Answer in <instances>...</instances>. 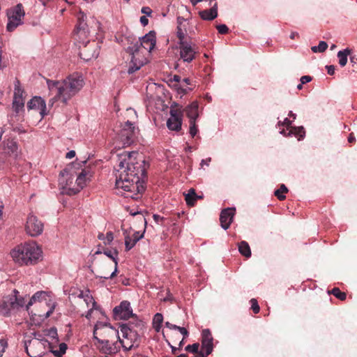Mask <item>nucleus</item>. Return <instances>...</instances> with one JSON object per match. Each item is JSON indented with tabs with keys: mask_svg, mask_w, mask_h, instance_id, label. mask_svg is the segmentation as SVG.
<instances>
[{
	"mask_svg": "<svg viewBox=\"0 0 357 357\" xmlns=\"http://www.w3.org/2000/svg\"><path fill=\"white\" fill-rule=\"evenodd\" d=\"M200 17L204 20H213L218 16V4L215 3L211 8L199 12Z\"/></svg>",
	"mask_w": 357,
	"mask_h": 357,
	"instance_id": "obj_23",
	"label": "nucleus"
},
{
	"mask_svg": "<svg viewBox=\"0 0 357 357\" xmlns=\"http://www.w3.org/2000/svg\"><path fill=\"white\" fill-rule=\"evenodd\" d=\"M24 349L30 357H41L45 354V342L37 340H31L26 335H24Z\"/></svg>",
	"mask_w": 357,
	"mask_h": 357,
	"instance_id": "obj_9",
	"label": "nucleus"
},
{
	"mask_svg": "<svg viewBox=\"0 0 357 357\" xmlns=\"http://www.w3.org/2000/svg\"><path fill=\"white\" fill-rule=\"evenodd\" d=\"M177 31L176 36L178 38V42H185V36L186 34V25H185V20L182 17H178L177 18Z\"/></svg>",
	"mask_w": 357,
	"mask_h": 357,
	"instance_id": "obj_24",
	"label": "nucleus"
},
{
	"mask_svg": "<svg viewBox=\"0 0 357 357\" xmlns=\"http://www.w3.org/2000/svg\"><path fill=\"white\" fill-rule=\"evenodd\" d=\"M326 68L327 69V73L330 75H333L335 74V66L331 65V66H326Z\"/></svg>",
	"mask_w": 357,
	"mask_h": 357,
	"instance_id": "obj_49",
	"label": "nucleus"
},
{
	"mask_svg": "<svg viewBox=\"0 0 357 357\" xmlns=\"http://www.w3.org/2000/svg\"><path fill=\"white\" fill-rule=\"evenodd\" d=\"M331 293L340 301H344L347 298L346 293L341 291L337 287H334Z\"/></svg>",
	"mask_w": 357,
	"mask_h": 357,
	"instance_id": "obj_37",
	"label": "nucleus"
},
{
	"mask_svg": "<svg viewBox=\"0 0 357 357\" xmlns=\"http://www.w3.org/2000/svg\"><path fill=\"white\" fill-rule=\"evenodd\" d=\"M283 126H286L287 127H290L291 125V121H290L289 119L286 118L284 119V121L282 122Z\"/></svg>",
	"mask_w": 357,
	"mask_h": 357,
	"instance_id": "obj_60",
	"label": "nucleus"
},
{
	"mask_svg": "<svg viewBox=\"0 0 357 357\" xmlns=\"http://www.w3.org/2000/svg\"><path fill=\"white\" fill-rule=\"evenodd\" d=\"M67 349V345L65 343H61L59 344V350H51L53 354L56 357H62V356L66 353Z\"/></svg>",
	"mask_w": 357,
	"mask_h": 357,
	"instance_id": "obj_38",
	"label": "nucleus"
},
{
	"mask_svg": "<svg viewBox=\"0 0 357 357\" xmlns=\"http://www.w3.org/2000/svg\"><path fill=\"white\" fill-rule=\"evenodd\" d=\"M155 43L156 33L154 31H151L142 38L140 44L138 46H139V48L143 47L150 52L154 49Z\"/></svg>",
	"mask_w": 357,
	"mask_h": 357,
	"instance_id": "obj_20",
	"label": "nucleus"
},
{
	"mask_svg": "<svg viewBox=\"0 0 357 357\" xmlns=\"http://www.w3.org/2000/svg\"><path fill=\"white\" fill-rule=\"evenodd\" d=\"M190 123V134L194 137L198 132V129L196 125V120L189 121Z\"/></svg>",
	"mask_w": 357,
	"mask_h": 357,
	"instance_id": "obj_40",
	"label": "nucleus"
},
{
	"mask_svg": "<svg viewBox=\"0 0 357 357\" xmlns=\"http://www.w3.org/2000/svg\"><path fill=\"white\" fill-rule=\"evenodd\" d=\"M140 220L142 222H144V229H146V220L144 217H140ZM145 232V229L140 233V231H135L132 236H130L129 235L125 236V245H126V250H130L132 249L135 244L144 237V234Z\"/></svg>",
	"mask_w": 357,
	"mask_h": 357,
	"instance_id": "obj_17",
	"label": "nucleus"
},
{
	"mask_svg": "<svg viewBox=\"0 0 357 357\" xmlns=\"http://www.w3.org/2000/svg\"><path fill=\"white\" fill-rule=\"evenodd\" d=\"M121 333L123 335V339L119 337V343L121 347L125 351H129L135 347H138L141 342V336L133 330L132 328L129 327L127 324H122L121 326Z\"/></svg>",
	"mask_w": 357,
	"mask_h": 357,
	"instance_id": "obj_8",
	"label": "nucleus"
},
{
	"mask_svg": "<svg viewBox=\"0 0 357 357\" xmlns=\"http://www.w3.org/2000/svg\"><path fill=\"white\" fill-rule=\"evenodd\" d=\"M163 321V316L160 313H156L153 319V327L156 332H160Z\"/></svg>",
	"mask_w": 357,
	"mask_h": 357,
	"instance_id": "obj_34",
	"label": "nucleus"
},
{
	"mask_svg": "<svg viewBox=\"0 0 357 357\" xmlns=\"http://www.w3.org/2000/svg\"><path fill=\"white\" fill-rule=\"evenodd\" d=\"M6 149L8 150V153L14 155L15 157H17L19 154L18 151V144L13 139H8L7 141H4Z\"/></svg>",
	"mask_w": 357,
	"mask_h": 357,
	"instance_id": "obj_29",
	"label": "nucleus"
},
{
	"mask_svg": "<svg viewBox=\"0 0 357 357\" xmlns=\"http://www.w3.org/2000/svg\"><path fill=\"white\" fill-rule=\"evenodd\" d=\"M19 292L16 290H13V295H10V298L13 301L15 309L16 312L19 311L20 309L23 308L25 305V300L23 297H17V294Z\"/></svg>",
	"mask_w": 357,
	"mask_h": 357,
	"instance_id": "obj_27",
	"label": "nucleus"
},
{
	"mask_svg": "<svg viewBox=\"0 0 357 357\" xmlns=\"http://www.w3.org/2000/svg\"><path fill=\"white\" fill-rule=\"evenodd\" d=\"M44 225L37 216L29 213L25 225V231L31 236L36 237L40 235L43 231Z\"/></svg>",
	"mask_w": 357,
	"mask_h": 357,
	"instance_id": "obj_10",
	"label": "nucleus"
},
{
	"mask_svg": "<svg viewBox=\"0 0 357 357\" xmlns=\"http://www.w3.org/2000/svg\"><path fill=\"white\" fill-rule=\"evenodd\" d=\"M126 116L130 119H128L123 125L121 126V129L117 131V136L115 139V147L121 148L128 146L134 142L137 128L134 126V120L137 119V115L135 109H128Z\"/></svg>",
	"mask_w": 357,
	"mask_h": 357,
	"instance_id": "obj_6",
	"label": "nucleus"
},
{
	"mask_svg": "<svg viewBox=\"0 0 357 357\" xmlns=\"http://www.w3.org/2000/svg\"><path fill=\"white\" fill-rule=\"evenodd\" d=\"M328 47V44L325 41H320L318 45L319 52H324Z\"/></svg>",
	"mask_w": 357,
	"mask_h": 357,
	"instance_id": "obj_47",
	"label": "nucleus"
},
{
	"mask_svg": "<svg viewBox=\"0 0 357 357\" xmlns=\"http://www.w3.org/2000/svg\"><path fill=\"white\" fill-rule=\"evenodd\" d=\"M235 214V208H227L223 209L220 215V225L224 229H227L232 222Z\"/></svg>",
	"mask_w": 357,
	"mask_h": 357,
	"instance_id": "obj_21",
	"label": "nucleus"
},
{
	"mask_svg": "<svg viewBox=\"0 0 357 357\" xmlns=\"http://www.w3.org/2000/svg\"><path fill=\"white\" fill-rule=\"evenodd\" d=\"M26 335L28 337H29L31 340H37L40 342H45V344H47L48 345L50 344V343L47 342V340H46L45 339L44 336L39 333L35 332V333H32L31 335Z\"/></svg>",
	"mask_w": 357,
	"mask_h": 357,
	"instance_id": "obj_39",
	"label": "nucleus"
},
{
	"mask_svg": "<svg viewBox=\"0 0 357 357\" xmlns=\"http://www.w3.org/2000/svg\"><path fill=\"white\" fill-rule=\"evenodd\" d=\"M199 105L197 101L192 102L190 105L187 106L182 112L185 113L186 116L189 119V121L196 120L199 116L198 113Z\"/></svg>",
	"mask_w": 357,
	"mask_h": 357,
	"instance_id": "obj_22",
	"label": "nucleus"
},
{
	"mask_svg": "<svg viewBox=\"0 0 357 357\" xmlns=\"http://www.w3.org/2000/svg\"><path fill=\"white\" fill-rule=\"evenodd\" d=\"M165 326L166 327L169 328V329H174V330H177L178 328V326H176V325H174V324H172L168 321H167L165 323Z\"/></svg>",
	"mask_w": 357,
	"mask_h": 357,
	"instance_id": "obj_57",
	"label": "nucleus"
},
{
	"mask_svg": "<svg viewBox=\"0 0 357 357\" xmlns=\"http://www.w3.org/2000/svg\"><path fill=\"white\" fill-rule=\"evenodd\" d=\"M6 347L7 342L3 339L0 340V357L2 356Z\"/></svg>",
	"mask_w": 357,
	"mask_h": 357,
	"instance_id": "obj_45",
	"label": "nucleus"
},
{
	"mask_svg": "<svg viewBox=\"0 0 357 357\" xmlns=\"http://www.w3.org/2000/svg\"><path fill=\"white\" fill-rule=\"evenodd\" d=\"M106 254H107V256H109L110 258H112L114 260V263H115V270H114V271L113 273H112V274L109 277V278H113L114 276L116 275L118 262H117V261L115 259V258L111 254H109V253H106Z\"/></svg>",
	"mask_w": 357,
	"mask_h": 357,
	"instance_id": "obj_46",
	"label": "nucleus"
},
{
	"mask_svg": "<svg viewBox=\"0 0 357 357\" xmlns=\"http://www.w3.org/2000/svg\"><path fill=\"white\" fill-rule=\"evenodd\" d=\"M45 335L52 338H57V330L56 328H51L45 331Z\"/></svg>",
	"mask_w": 357,
	"mask_h": 357,
	"instance_id": "obj_43",
	"label": "nucleus"
},
{
	"mask_svg": "<svg viewBox=\"0 0 357 357\" xmlns=\"http://www.w3.org/2000/svg\"><path fill=\"white\" fill-rule=\"evenodd\" d=\"M287 188L284 184H282L280 188L275 191L274 194L279 200L282 201L286 198V196L284 194L287 193Z\"/></svg>",
	"mask_w": 357,
	"mask_h": 357,
	"instance_id": "obj_35",
	"label": "nucleus"
},
{
	"mask_svg": "<svg viewBox=\"0 0 357 357\" xmlns=\"http://www.w3.org/2000/svg\"><path fill=\"white\" fill-rule=\"evenodd\" d=\"M140 22L141 24L143 25V26H146L149 23V20L147 19V17L146 16H142L140 17Z\"/></svg>",
	"mask_w": 357,
	"mask_h": 357,
	"instance_id": "obj_58",
	"label": "nucleus"
},
{
	"mask_svg": "<svg viewBox=\"0 0 357 357\" xmlns=\"http://www.w3.org/2000/svg\"><path fill=\"white\" fill-rule=\"evenodd\" d=\"M352 52V50L349 48H347L344 50L339 51L337 52V57L339 59V64L344 67L346 66L347 63V56L350 55Z\"/></svg>",
	"mask_w": 357,
	"mask_h": 357,
	"instance_id": "obj_31",
	"label": "nucleus"
},
{
	"mask_svg": "<svg viewBox=\"0 0 357 357\" xmlns=\"http://www.w3.org/2000/svg\"><path fill=\"white\" fill-rule=\"evenodd\" d=\"M180 58L184 61L190 63L198 54L195 49V45L193 46L187 41L178 42Z\"/></svg>",
	"mask_w": 357,
	"mask_h": 357,
	"instance_id": "obj_13",
	"label": "nucleus"
},
{
	"mask_svg": "<svg viewBox=\"0 0 357 357\" xmlns=\"http://www.w3.org/2000/svg\"><path fill=\"white\" fill-rule=\"evenodd\" d=\"M250 302L251 303V309L252 310L254 313L257 314L260 310V307L259 305H258L257 301L255 298H252Z\"/></svg>",
	"mask_w": 357,
	"mask_h": 357,
	"instance_id": "obj_42",
	"label": "nucleus"
},
{
	"mask_svg": "<svg viewBox=\"0 0 357 357\" xmlns=\"http://www.w3.org/2000/svg\"><path fill=\"white\" fill-rule=\"evenodd\" d=\"M183 82L186 84V85H189L190 84V79L189 78H184L183 79Z\"/></svg>",
	"mask_w": 357,
	"mask_h": 357,
	"instance_id": "obj_64",
	"label": "nucleus"
},
{
	"mask_svg": "<svg viewBox=\"0 0 357 357\" xmlns=\"http://www.w3.org/2000/svg\"><path fill=\"white\" fill-rule=\"evenodd\" d=\"M195 357H207L208 355H206V351L204 350H202L201 349L200 351H198L197 353L195 354Z\"/></svg>",
	"mask_w": 357,
	"mask_h": 357,
	"instance_id": "obj_52",
	"label": "nucleus"
},
{
	"mask_svg": "<svg viewBox=\"0 0 357 357\" xmlns=\"http://www.w3.org/2000/svg\"><path fill=\"white\" fill-rule=\"evenodd\" d=\"M89 289H86L85 291L81 289H75L71 293V296L74 298L82 299L84 302L86 303V305L88 306L89 298Z\"/></svg>",
	"mask_w": 357,
	"mask_h": 357,
	"instance_id": "obj_30",
	"label": "nucleus"
},
{
	"mask_svg": "<svg viewBox=\"0 0 357 357\" xmlns=\"http://www.w3.org/2000/svg\"><path fill=\"white\" fill-rule=\"evenodd\" d=\"M177 330L183 335V339L188 336V332L185 328L178 326Z\"/></svg>",
	"mask_w": 357,
	"mask_h": 357,
	"instance_id": "obj_51",
	"label": "nucleus"
},
{
	"mask_svg": "<svg viewBox=\"0 0 357 357\" xmlns=\"http://www.w3.org/2000/svg\"><path fill=\"white\" fill-rule=\"evenodd\" d=\"M114 239L113 234L112 232H107L106 234V238L105 241V244H109L111 243Z\"/></svg>",
	"mask_w": 357,
	"mask_h": 357,
	"instance_id": "obj_48",
	"label": "nucleus"
},
{
	"mask_svg": "<svg viewBox=\"0 0 357 357\" xmlns=\"http://www.w3.org/2000/svg\"><path fill=\"white\" fill-rule=\"evenodd\" d=\"M178 93L179 94H186L189 91H191L190 88H183V87H178L177 89Z\"/></svg>",
	"mask_w": 357,
	"mask_h": 357,
	"instance_id": "obj_53",
	"label": "nucleus"
},
{
	"mask_svg": "<svg viewBox=\"0 0 357 357\" xmlns=\"http://www.w3.org/2000/svg\"><path fill=\"white\" fill-rule=\"evenodd\" d=\"M199 343H195V344H188L185 347V350L187 351H188V352H191V353L195 354V353H197V351H199Z\"/></svg>",
	"mask_w": 357,
	"mask_h": 357,
	"instance_id": "obj_41",
	"label": "nucleus"
},
{
	"mask_svg": "<svg viewBox=\"0 0 357 357\" xmlns=\"http://www.w3.org/2000/svg\"><path fill=\"white\" fill-rule=\"evenodd\" d=\"M355 140H356V139H355V137H354V134H353V133H351V134L349 135V137H348V142H349V143H353V142H355Z\"/></svg>",
	"mask_w": 357,
	"mask_h": 357,
	"instance_id": "obj_61",
	"label": "nucleus"
},
{
	"mask_svg": "<svg viewBox=\"0 0 357 357\" xmlns=\"http://www.w3.org/2000/svg\"><path fill=\"white\" fill-rule=\"evenodd\" d=\"M89 26L87 24V15L82 12H79L77 15V23L74 31L75 40L79 45V48L86 49V46L89 43ZM87 52V50L83 52L82 50L79 52V57L85 61L89 60L88 58L84 56V53Z\"/></svg>",
	"mask_w": 357,
	"mask_h": 357,
	"instance_id": "obj_7",
	"label": "nucleus"
},
{
	"mask_svg": "<svg viewBox=\"0 0 357 357\" xmlns=\"http://www.w3.org/2000/svg\"><path fill=\"white\" fill-rule=\"evenodd\" d=\"M46 294L45 291H37L35 293L32 297L29 299V301L26 305V310H29V307L33 305V303H36L37 301H41L43 300H45Z\"/></svg>",
	"mask_w": 357,
	"mask_h": 357,
	"instance_id": "obj_32",
	"label": "nucleus"
},
{
	"mask_svg": "<svg viewBox=\"0 0 357 357\" xmlns=\"http://www.w3.org/2000/svg\"><path fill=\"white\" fill-rule=\"evenodd\" d=\"M96 26L99 31L96 33V35H97L96 36V40H97L96 46H97V47L93 51V52L92 54V57L97 59L98 57V55L100 53V44L102 43L104 36H103L102 31H100V23L98 22H96Z\"/></svg>",
	"mask_w": 357,
	"mask_h": 357,
	"instance_id": "obj_26",
	"label": "nucleus"
},
{
	"mask_svg": "<svg viewBox=\"0 0 357 357\" xmlns=\"http://www.w3.org/2000/svg\"><path fill=\"white\" fill-rule=\"evenodd\" d=\"M182 125V112L181 108L170 110V117L167 121V128L169 130L178 131Z\"/></svg>",
	"mask_w": 357,
	"mask_h": 357,
	"instance_id": "obj_14",
	"label": "nucleus"
},
{
	"mask_svg": "<svg viewBox=\"0 0 357 357\" xmlns=\"http://www.w3.org/2000/svg\"><path fill=\"white\" fill-rule=\"evenodd\" d=\"M238 251L244 257L248 258L251 256V250L248 243L242 241L238 243Z\"/></svg>",
	"mask_w": 357,
	"mask_h": 357,
	"instance_id": "obj_33",
	"label": "nucleus"
},
{
	"mask_svg": "<svg viewBox=\"0 0 357 357\" xmlns=\"http://www.w3.org/2000/svg\"><path fill=\"white\" fill-rule=\"evenodd\" d=\"M142 13L147 15H150L152 13V10L149 7H143L142 8Z\"/></svg>",
	"mask_w": 357,
	"mask_h": 357,
	"instance_id": "obj_55",
	"label": "nucleus"
},
{
	"mask_svg": "<svg viewBox=\"0 0 357 357\" xmlns=\"http://www.w3.org/2000/svg\"><path fill=\"white\" fill-rule=\"evenodd\" d=\"M116 188L125 192V196L137 199L145 190L146 169L149 165L137 152H126L118 155Z\"/></svg>",
	"mask_w": 357,
	"mask_h": 357,
	"instance_id": "obj_1",
	"label": "nucleus"
},
{
	"mask_svg": "<svg viewBox=\"0 0 357 357\" xmlns=\"http://www.w3.org/2000/svg\"><path fill=\"white\" fill-rule=\"evenodd\" d=\"M24 16V11L21 3L16 5L12 13L8 15V22L6 29L8 31H14L18 26L21 25L23 22L22 19Z\"/></svg>",
	"mask_w": 357,
	"mask_h": 357,
	"instance_id": "obj_11",
	"label": "nucleus"
},
{
	"mask_svg": "<svg viewBox=\"0 0 357 357\" xmlns=\"http://www.w3.org/2000/svg\"><path fill=\"white\" fill-rule=\"evenodd\" d=\"M296 36H298V33L297 32H292L290 35V38L294 40Z\"/></svg>",
	"mask_w": 357,
	"mask_h": 357,
	"instance_id": "obj_63",
	"label": "nucleus"
},
{
	"mask_svg": "<svg viewBox=\"0 0 357 357\" xmlns=\"http://www.w3.org/2000/svg\"><path fill=\"white\" fill-rule=\"evenodd\" d=\"M311 80L312 77L309 75H304L301 78V82L303 84L310 82Z\"/></svg>",
	"mask_w": 357,
	"mask_h": 357,
	"instance_id": "obj_50",
	"label": "nucleus"
},
{
	"mask_svg": "<svg viewBox=\"0 0 357 357\" xmlns=\"http://www.w3.org/2000/svg\"><path fill=\"white\" fill-rule=\"evenodd\" d=\"M216 29L220 34H226L229 32V28L225 24L217 25Z\"/></svg>",
	"mask_w": 357,
	"mask_h": 357,
	"instance_id": "obj_44",
	"label": "nucleus"
},
{
	"mask_svg": "<svg viewBox=\"0 0 357 357\" xmlns=\"http://www.w3.org/2000/svg\"><path fill=\"white\" fill-rule=\"evenodd\" d=\"M93 299V297L91 296V303H92L93 305V309H91V314L93 312V310L98 309L97 303L94 301H92Z\"/></svg>",
	"mask_w": 357,
	"mask_h": 357,
	"instance_id": "obj_59",
	"label": "nucleus"
},
{
	"mask_svg": "<svg viewBox=\"0 0 357 357\" xmlns=\"http://www.w3.org/2000/svg\"><path fill=\"white\" fill-rule=\"evenodd\" d=\"M201 198L202 197L197 195L195 190L193 188H190L188 193L185 195V200L186 204L190 206H195L197 200Z\"/></svg>",
	"mask_w": 357,
	"mask_h": 357,
	"instance_id": "obj_28",
	"label": "nucleus"
},
{
	"mask_svg": "<svg viewBox=\"0 0 357 357\" xmlns=\"http://www.w3.org/2000/svg\"><path fill=\"white\" fill-rule=\"evenodd\" d=\"M89 159V156L80 162L70 163L60 172L59 185L62 194L75 195L84 188L87 172L85 169H82L80 172L77 170L82 168Z\"/></svg>",
	"mask_w": 357,
	"mask_h": 357,
	"instance_id": "obj_3",
	"label": "nucleus"
},
{
	"mask_svg": "<svg viewBox=\"0 0 357 357\" xmlns=\"http://www.w3.org/2000/svg\"><path fill=\"white\" fill-rule=\"evenodd\" d=\"M213 337L209 329H204L202 332V349L206 351V355L212 353L213 349Z\"/></svg>",
	"mask_w": 357,
	"mask_h": 357,
	"instance_id": "obj_18",
	"label": "nucleus"
},
{
	"mask_svg": "<svg viewBox=\"0 0 357 357\" xmlns=\"http://www.w3.org/2000/svg\"><path fill=\"white\" fill-rule=\"evenodd\" d=\"M82 75L74 73L62 81L47 80L50 93L54 96L49 100V105L52 106L56 100L63 103L75 96L84 86Z\"/></svg>",
	"mask_w": 357,
	"mask_h": 357,
	"instance_id": "obj_4",
	"label": "nucleus"
},
{
	"mask_svg": "<svg viewBox=\"0 0 357 357\" xmlns=\"http://www.w3.org/2000/svg\"><path fill=\"white\" fill-rule=\"evenodd\" d=\"M42 250L36 242L31 241L17 246L10 252L13 261L19 265H33L41 257Z\"/></svg>",
	"mask_w": 357,
	"mask_h": 357,
	"instance_id": "obj_5",
	"label": "nucleus"
},
{
	"mask_svg": "<svg viewBox=\"0 0 357 357\" xmlns=\"http://www.w3.org/2000/svg\"><path fill=\"white\" fill-rule=\"evenodd\" d=\"M24 90L21 87L19 80L15 82L14 97L13 101V108L15 112L18 113L24 106Z\"/></svg>",
	"mask_w": 357,
	"mask_h": 357,
	"instance_id": "obj_16",
	"label": "nucleus"
},
{
	"mask_svg": "<svg viewBox=\"0 0 357 357\" xmlns=\"http://www.w3.org/2000/svg\"><path fill=\"white\" fill-rule=\"evenodd\" d=\"M16 312L13 301L10 296H5L0 301V314L5 317L10 316Z\"/></svg>",
	"mask_w": 357,
	"mask_h": 357,
	"instance_id": "obj_19",
	"label": "nucleus"
},
{
	"mask_svg": "<svg viewBox=\"0 0 357 357\" xmlns=\"http://www.w3.org/2000/svg\"><path fill=\"white\" fill-rule=\"evenodd\" d=\"M181 77L177 75H175L173 77V80L176 83H178L181 81Z\"/></svg>",
	"mask_w": 357,
	"mask_h": 357,
	"instance_id": "obj_62",
	"label": "nucleus"
},
{
	"mask_svg": "<svg viewBox=\"0 0 357 357\" xmlns=\"http://www.w3.org/2000/svg\"><path fill=\"white\" fill-rule=\"evenodd\" d=\"M153 218V220H155V222L157 223L162 222L165 220V218L163 217H161L160 215H157V214H154Z\"/></svg>",
	"mask_w": 357,
	"mask_h": 357,
	"instance_id": "obj_54",
	"label": "nucleus"
},
{
	"mask_svg": "<svg viewBox=\"0 0 357 357\" xmlns=\"http://www.w3.org/2000/svg\"><path fill=\"white\" fill-rule=\"evenodd\" d=\"M27 107L29 109H41L43 110L45 107V102L40 97H34L28 102Z\"/></svg>",
	"mask_w": 357,
	"mask_h": 357,
	"instance_id": "obj_25",
	"label": "nucleus"
},
{
	"mask_svg": "<svg viewBox=\"0 0 357 357\" xmlns=\"http://www.w3.org/2000/svg\"><path fill=\"white\" fill-rule=\"evenodd\" d=\"M75 156V151L73 150L68 151L66 154V158L67 159H71V158H74Z\"/></svg>",
	"mask_w": 357,
	"mask_h": 357,
	"instance_id": "obj_56",
	"label": "nucleus"
},
{
	"mask_svg": "<svg viewBox=\"0 0 357 357\" xmlns=\"http://www.w3.org/2000/svg\"><path fill=\"white\" fill-rule=\"evenodd\" d=\"M93 345L105 355H112L121 349L119 333L116 328L102 322H97L93 332Z\"/></svg>",
	"mask_w": 357,
	"mask_h": 357,
	"instance_id": "obj_2",
	"label": "nucleus"
},
{
	"mask_svg": "<svg viewBox=\"0 0 357 357\" xmlns=\"http://www.w3.org/2000/svg\"><path fill=\"white\" fill-rule=\"evenodd\" d=\"M290 134L294 135L298 137V139H301L305 135V130L303 127H292L289 132V135Z\"/></svg>",
	"mask_w": 357,
	"mask_h": 357,
	"instance_id": "obj_36",
	"label": "nucleus"
},
{
	"mask_svg": "<svg viewBox=\"0 0 357 357\" xmlns=\"http://www.w3.org/2000/svg\"><path fill=\"white\" fill-rule=\"evenodd\" d=\"M130 49L132 51V57L128 72L130 74L139 70L145 63V61L142 58H139V46H138V44L130 47Z\"/></svg>",
	"mask_w": 357,
	"mask_h": 357,
	"instance_id": "obj_15",
	"label": "nucleus"
},
{
	"mask_svg": "<svg viewBox=\"0 0 357 357\" xmlns=\"http://www.w3.org/2000/svg\"><path fill=\"white\" fill-rule=\"evenodd\" d=\"M113 316L116 320H127L133 317L135 314L132 312L130 302L127 301L121 302L119 305L114 308Z\"/></svg>",
	"mask_w": 357,
	"mask_h": 357,
	"instance_id": "obj_12",
	"label": "nucleus"
}]
</instances>
